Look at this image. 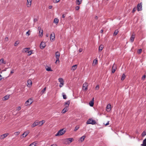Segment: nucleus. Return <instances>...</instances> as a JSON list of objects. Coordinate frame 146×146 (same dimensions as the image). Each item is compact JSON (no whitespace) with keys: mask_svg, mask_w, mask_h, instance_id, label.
<instances>
[{"mask_svg":"<svg viewBox=\"0 0 146 146\" xmlns=\"http://www.w3.org/2000/svg\"><path fill=\"white\" fill-rule=\"evenodd\" d=\"M66 131L64 129H62L59 130L57 133L55 134V136H59L64 134L66 132Z\"/></svg>","mask_w":146,"mask_h":146,"instance_id":"nucleus-1","label":"nucleus"},{"mask_svg":"<svg viewBox=\"0 0 146 146\" xmlns=\"http://www.w3.org/2000/svg\"><path fill=\"white\" fill-rule=\"evenodd\" d=\"M86 123L88 124H92V125H94L96 124V122L95 121L93 120L92 119H90L87 121Z\"/></svg>","mask_w":146,"mask_h":146,"instance_id":"nucleus-2","label":"nucleus"},{"mask_svg":"<svg viewBox=\"0 0 146 146\" xmlns=\"http://www.w3.org/2000/svg\"><path fill=\"white\" fill-rule=\"evenodd\" d=\"M33 102V101L32 98H31L27 101L25 104V106H27L30 105Z\"/></svg>","mask_w":146,"mask_h":146,"instance_id":"nucleus-3","label":"nucleus"},{"mask_svg":"<svg viewBox=\"0 0 146 146\" xmlns=\"http://www.w3.org/2000/svg\"><path fill=\"white\" fill-rule=\"evenodd\" d=\"M58 81L60 83L59 86L60 88L62 87L64 84L63 79L62 78H59L58 79Z\"/></svg>","mask_w":146,"mask_h":146,"instance_id":"nucleus-4","label":"nucleus"},{"mask_svg":"<svg viewBox=\"0 0 146 146\" xmlns=\"http://www.w3.org/2000/svg\"><path fill=\"white\" fill-rule=\"evenodd\" d=\"M60 52H58L57 51L55 53V56L56 58V62H57L58 61V62H59V58L60 56Z\"/></svg>","mask_w":146,"mask_h":146,"instance_id":"nucleus-5","label":"nucleus"},{"mask_svg":"<svg viewBox=\"0 0 146 146\" xmlns=\"http://www.w3.org/2000/svg\"><path fill=\"white\" fill-rule=\"evenodd\" d=\"M67 142V143L66 144H70L72 141H74V139L73 138H67L65 140Z\"/></svg>","mask_w":146,"mask_h":146,"instance_id":"nucleus-6","label":"nucleus"},{"mask_svg":"<svg viewBox=\"0 0 146 146\" xmlns=\"http://www.w3.org/2000/svg\"><path fill=\"white\" fill-rule=\"evenodd\" d=\"M32 0H27L26 5L27 7H30L32 4Z\"/></svg>","mask_w":146,"mask_h":146,"instance_id":"nucleus-7","label":"nucleus"},{"mask_svg":"<svg viewBox=\"0 0 146 146\" xmlns=\"http://www.w3.org/2000/svg\"><path fill=\"white\" fill-rule=\"evenodd\" d=\"M9 134V133H7L1 135L0 136V139H3L4 138L8 135Z\"/></svg>","mask_w":146,"mask_h":146,"instance_id":"nucleus-8","label":"nucleus"},{"mask_svg":"<svg viewBox=\"0 0 146 146\" xmlns=\"http://www.w3.org/2000/svg\"><path fill=\"white\" fill-rule=\"evenodd\" d=\"M87 83L86 82L84 83L83 85V89L84 90H86L87 89Z\"/></svg>","mask_w":146,"mask_h":146,"instance_id":"nucleus-9","label":"nucleus"},{"mask_svg":"<svg viewBox=\"0 0 146 146\" xmlns=\"http://www.w3.org/2000/svg\"><path fill=\"white\" fill-rule=\"evenodd\" d=\"M111 105L110 104H108L107 105L106 107V111L108 112L110 111L111 109Z\"/></svg>","mask_w":146,"mask_h":146,"instance_id":"nucleus-10","label":"nucleus"},{"mask_svg":"<svg viewBox=\"0 0 146 146\" xmlns=\"http://www.w3.org/2000/svg\"><path fill=\"white\" fill-rule=\"evenodd\" d=\"M39 124V122H38L37 121H35L31 125V127H34L38 125Z\"/></svg>","mask_w":146,"mask_h":146,"instance_id":"nucleus-11","label":"nucleus"},{"mask_svg":"<svg viewBox=\"0 0 146 146\" xmlns=\"http://www.w3.org/2000/svg\"><path fill=\"white\" fill-rule=\"evenodd\" d=\"M45 43L43 42H42L40 44V47L41 49H43L46 46Z\"/></svg>","mask_w":146,"mask_h":146,"instance_id":"nucleus-12","label":"nucleus"},{"mask_svg":"<svg viewBox=\"0 0 146 146\" xmlns=\"http://www.w3.org/2000/svg\"><path fill=\"white\" fill-rule=\"evenodd\" d=\"M32 84V82L31 80H29L27 81V86L28 87H30Z\"/></svg>","mask_w":146,"mask_h":146,"instance_id":"nucleus-13","label":"nucleus"},{"mask_svg":"<svg viewBox=\"0 0 146 146\" xmlns=\"http://www.w3.org/2000/svg\"><path fill=\"white\" fill-rule=\"evenodd\" d=\"M142 9V6L141 3L137 5V11H141Z\"/></svg>","mask_w":146,"mask_h":146,"instance_id":"nucleus-14","label":"nucleus"},{"mask_svg":"<svg viewBox=\"0 0 146 146\" xmlns=\"http://www.w3.org/2000/svg\"><path fill=\"white\" fill-rule=\"evenodd\" d=\"M29 133V132L28 131H25L22 135L23 136V137H26Z\"/></svg>","mask_w":146,"mask_h":146,"instance_id":"nucleus-15","label":"nucleus"},{"mask_svg":"<svg viewBox=\"0 0 146 146\" xmlns=\"http://www.w3.org/2000/svg\"><path fill=\"white\" fill-rule=\"evenodd\" d=\"M55 38V34L54 32L52 33L50 35V40H54Z\"/></svg>","mask_w":146,"mask_h":146,"instance_id":"nucleus-16","label":"nucleus"},{"mask_svg":"<svg viewBox=\"0 0 146 146\" xmlns=\"http://www.w3.org/2000/svg\"><path fill=\"white\" fill-rule=\"evenodd\" d=\"M30 49L29 48H25L23 49L22 52L23 53L27 52Z\"/></svg>","mask_w":146,"mask_h":146,"instance_id":"nucleus-17","label":"nucleus"},{"mask_svg":"<svg viewBox=\"0 0 146 146\" xmlns=\"http://www.w3.org/2000/svg\"><path fill=\"white\" fill-rule=\"evenodd\" d=\"M94 104V98H93L89 103V105L91 107L93 106Z\"/></svg>","mask_w":146,"mask_h":146,"instance_id":"nucleus-18","label":"nucleus"},{"mask_svg":"<svg viewBox=\"0 0 146 146\" xmlns=\"http://www.w3.org/2000/svg\"><path fill=\"white\" fill-rule=\"evenodd\" d=\"M46 70L48 71H52V70L51 69V67L50 66H46Z\"/></svg>","mask_w":146,"mask_h":146,"instance_id":"nucleus-19","label":"nucleus"},{"mask_svg":"<svg viewBox=\"0 0 146 146\" xmlns=\"http://www.w3.org/2000/svg\"><path fill=\"white\" fill-rule=\"evenodd\" d=\"M135 38V35L133 34L130 38V41L131 42H133L134 41Z\"/></svg>","mask_w":146,"mask_h":146,"instance_id":"nucleus-20","label":"nucleus"},{"mask_svg":"<svg viewBox=\"0 0 146 146\" xmlns=\"http://www.w3.org/2000/svg\"><path fill=\"white\" fill-rule=\"evenodd\" d=\"M77 68V65L76 64L74 65H73L72 67L71 68V70L73 71L75 70Z\"/></svg>","mask_w":146,"mask_h":146,"instance_id":"nucleus-21","label":"nucleus"},{"mask_svg":"<svg viewBox=\"0 0 146 146\" xmlns=\"http://www.w3.org/2000/svg\"><path fill=\"white\" fill-rule=\"evenodd\" d=\"M70 103V101H68L67 102H65L64 105L65 106V107L68 108L69 105Z\"/></svg>","mask_w":146,"mask_h":146,"instance_id":"nucleus-22","label":"nucleus"},{"mask_svg":"<svg viewBox=\"0 0 146 146\" xmlns=\"http://www.w3.org/2000/svg\"><path fill=\"white\" fill-rule=\"evenodd\" d=\"M67 107H65L62 111V113H65L68 110Z\"/></svg>","mask_w":146,"mask_h":146,"instance_id":"nucleus-23","label":"nucleus"},{"mask_svg":"<svg viewBox=\"0 0 146 146\" xmlns=\"http://www.w3.org/2000/svg\"><path fill=\"white\" fill-rule=\"evenodd\" d=\"M86 137L85 135H83L80 137V139L79 140V141H80L81 142H82L86 138Z\"/></svg>","mask_w":146,"mask_h":146,"instance_id":"nucleus-24","label":"nucleus"},{"mask_svg":"<svg viewBox=\"0 0 146 146\" xmlns=\"http://www.w3.org/2000/svg\"><path fill=\"white\" fill-rule=\"evenodd\" d=\"M141 146H146V138L143 141V143L141 145Z\"/></svg>","mask_w":146,"mask_h":146,"instance_id":"nucleus-25","label":"nucleus"},{"mask_svg":"<svg viewBox=\"0 0 146 146\" xmlns=\"http://www.w3.org/2000/svg\"><path fill=\"white\" fill-rule=\"evenodd\" d=\"M59 22V20L57 18H55L54 19V23L56 24H57Z\"/></svg>","mask_w":146,"mask_h":146,"instance_id":"nucleus-26","label":"nucleus"},{"mask_svg":"<svg viewBox=\"0 0 146 146\" xmlns=\"http://www.w3.org/2000/svg\"><path fill=\"white\" fill-rule=\"evenodd\" d=\"M104 48L103 46L102 45H101L99 47V51L101 52L103 49Z\"/></svg>","mask_w":146,"mask_h":146,"instance_id":"nucleus-27","label":"nucleus"},{"mask_svg":"<svg viewBox=\"0 0 146 146\" xmlns=\"http://www.w3.org/2000/svg\"><path fill=\"white\" fill-rule=\"evenodd\" d=\"M2 63H3L4 64H5L6 63V61H4V59L3 58H1L0 60V64H1Z\"/></svg>","mask_w":146,"mask_h":146,"instance_id":"nucleus-28","label":"nucleus"},{"mask_svg":"<svg viewBox=\"0 0 146 146\" xmlns=\"http://www.w3.org/2000/svg\"><path fill=\"white\" fill-rule=\"evenodd\" d=\"M82 2V0H76V3L77 5H79Z\"/></svg>","mask_w":146,"mask_h":146,"instance_id":"nucleus-29","label":"nucleus"},{"mask_svg":"<svg viewBox=\"0 0 146 146\" xmlns=\"http://www.w3.org/2000/svg\"><path fill=\"white\" fill-rule=\"evenodd\" d=\"M9 95H6L5 96L4 98V99H3L4 100H7L9 99Z\"/></svg>","mask_w":146,"mask_h":146,"instance_id":"nucleus-30","label":"nucleus"},{"mask_svg":"<svg viewBox=\"0 0 146 146\" xmlns=\"http://www.w3.org/2000/svg\"><path fill=\"white\" fill-rule=\"evenodd\" d=\"M46 88L45 87L41 92V94H43L45 93V91L46 90Z\"/></svg>","mask_w":146,"mask_h":146,"instance_id":"nucleus-31","label":"nucleus"},{"mask_svg":"<svg viewBox=\"0 0 146 146\" xmlns=\"http://www.w3.org/2000/svg\"><path fill=\"white\" fill-rule=\"evenodd\" d=\"M79 128V126L78 125L76 126L75 127L74 129V131H77V130H78Z\"/></svg>","mask_w":146,"mask_h":146,"instance_id":"nucleus-32","label":"nucleus"},{"mask_svg":"<svg viewBox=\"0 0 146 146\" xmlns=\"http://www.w3.org/2000/svg\"><path fill=\"white\" fill-rule=\"evenodd\" d=\"M125 77V76L124 74H123L121 77V80H124Z\"/></svg>","mask_w":146,"mask_h":146,"instance_id":"nucleus-33","label":"nucleus"},{"mask_svg":"<svg viewBox=\"0 0 146 146\" xmlns=\"http://www.w3.org/2000/svg\"><path fill=\"white\" fill-rule=\"evenodd\" d=\"M118 31L117 30H115V31L114 33L113 34V36H116V35H117V34L118 33Z\"/></svg>","mask_w":146,"mask_h":146,"instance_id":"nucleus-34","label":"nucleus"},{"mask_svg":"<svg viewBox=\"0 0 146 146\" xmlns=\"http://www.w3.org/2000/svg\"><path fill=\"white\" fill-rule=\"evenodd\" d=\"M114 66V64H113V65L112 67V73H114L115 72L116 70V68H113Z\"/></svg>","mask_w":146,"mask_h":146,"instance_id":"nucleus-35","label":"nucleus"},{"mask_svg":"<svg viewBox=\"0 0 146 146\" xmlns=\"http://www.w3.org/2000/svg\"><path fill=\"white\" fill-rule=\"evenodd\" d=\"M98 63V60H96L95 61L94 60L93 62V66H95L96 64Z\"/></svg>","mask_w":146,"mask_h":146,"instance_id":"nucleus-36","label":"nucleus"},{"mask_svg":"<svg viewBox=\"0 0 146 146\" xmlns=\"http://www.w3.org/2000/svg\"><path fill=\"white\" fill-rule=\"evenodd\" d=\"M39 35L40 36H42L43 35V31L42 30L40 33H39Z\"/></svg>","mask_w":146,"mask_h":146,"instance_id":"nucleus-37","label":"nucleus"},{"mask_svg":"<svg viewBox=\"0 0 146 146\" xmlns=\"http://www.w3.org/2000/svg\"><path fill=\"white\" fill-rule=\"evenodd\" d=\"M62 96L63 97V98L64 99H66V95L64 93H62Z\"/></svg>","mask_w":146,"mask_h":146,"instance_id":"nucleus-38","label":"nucleus"},{"mask_svg":"<svg viewBox=\"0 0 146 146\" xmlns=\"http://www.w3.org/2000/svg\"><path fill=\"white\" fill-rule=\"evenodd\" d=\"M145 135H146V132L145 131H143L142 134V136H144Z\"/></svg>","mask_w":146,"mask_h":146,"instance_id":"nucleus-39","label":"nucleus"},{"mask_svg":"<svg viewBox=\"0 0 146 146\" xmlns=\"http://www.w3.org/2000/svg\"><path fill=\"white\" fill-rule=\"evenodd\" d=\"M27 53H28V56H30L32 54V51L29 50Z\"/></svg>","mask_w":146,"mask_h":146,"instance_id":"nucleus-40","label":"nucleus"},{"mask_svg":"<svg viewBox=\"0 0 146 146\" xmlns=\"http://www.w3.org/2000/svg\"><path fill=\"white\" fill-rule=\"evenodd\" d=\"M60 0H53V2L54 3H57Z\"/></svg>","mask_w":146,"mask_h":146,"instance_id":"nucleus-41","label":"nucleus"},{"mask_svg":"<svg viewBox=\"0 0 146 146\" xmlns=\"http://www.w3.org/2000/svg\"><path fill=\"white\" fill-rule=\"evenodd\" d=\"M45 122V121L44 120H43L41 121H39V123H41V124L40 125H42Z\"/></svg>","mask_w":146,"mask_h":146,"instance_id":"nucleus-42","label":"nucleus"},{"mask_svg":"<svg viewBox=\"0 0 146 146\" xmlns=\"http://www.w3.org/2000/svg\"><path fill=\"white\" fill-rule=\"evenodd\" d=\"M136 9H137L136 7H135L133 8V9L132 11V12L133 13L134 12L136 11Z\"/></svg>","mask_w":146,"mask_h":146,"instance_id":"nucleus-43","label":"nucleus"},{"mask_svg":"<svg viewBox=\"0 0 146 146\" xmlns=\"http://www.w3.org/2000/svg\"><path fill=\"white\" fill-rule=\"evenodd\" d=\"M38 30L39 31V33H40V32L42 30L41 29V27H38Z\"/></svg>","mask_w":146,"mask_h":146,"instance_id":"nucleus-44","label":"nucleus"},{"mask_svg":"<svg viewBox=\"0 0 146 146\" xmlns=\"http://www.w3.org/2000/svg\"><path fill=\"white\" fill-rule=\"evenodd\" d=\"M142 49H140L138 50V53L139 54H140L141 53L142 51Z\"/></svg>","mask_w":146,"mask_h":146,"instance_id":"nucleus-45","label":"nucleus"},{"mask_svg":"<svg viewBox=\"0 0 146 146\" xmlns=\"http://www.w3.org/2000/svg\"><path fill=\"white\" fill-rule=\"evenodd\" d=\"M20 133V132H19V131H17V132H15V133H14V134L15 135H18Z\"/></svg>","mask_w":146,"mask_h":146,"instance_id":"nucleus-46","label":"nucleus"},{"mask_svg":"<svg viewBox=\"0 0 146 146\" xmlns=\"http://www.w3.org/2000/svg\"><path fill=\"white\" fill-rule=\"evenodd\" d=\"M99 88V85H98L95 88V90H98V89Z\"/></svg>","mask_w":146,"mask_h":146,"instance_id":"nucleus-47","label":"nucleus"},{"mask_svg":"<svg viewBox=\"0 0 146 146\" xmlns=\"http://www.w3.org/2000/svg\"><path fill=\"white\" fill-rule=\"evenodd\" d=\"M80 9V7L79 6H77L76 8L75 9L76 10H78Z\"/></svg>","mask_w":146,"mask_h":146,"instance_id":"nucleus-48","label":"nucleus"},{"mask_svg":"<svg viewBox=\"0 0 146 146\" xmlns=\"http://www.w3.org/2000/svg\"><path fill=\"white\" fill-rule=\"evenodd\" d=\"M19 42H18L17 41H16L15 42L14 44V46H16L18 44Z\"/></svg>","mask_w":146,"mask_h":146,"instance_id":"nucleus-49","label":"nucleus"},{"mask_svg":"<svg viewBox=\"0 0 146 146\" xmlns=\"http://www.w3.org/2000/svg\"><path fill=\"white\" fill-rule=\"evenodd\" d=\"M29 30L26 33V35H27L28 36L30 35V33H29Z\"/></svg>","mask_w":146,"mask_h":146,"instance_id":"nucleus-50","label":"nucleus"},{"mask_svg":"<svg viewBox=\"0 0 146 146\" xmlns=\"http://www.w3.org/2000/svg\"><path fill=\"white\" fill-rule=\"evenodd\" d=\"M37 21V19L36 18H34V22H36Z\"/></svg>","mask_w":146,"mask_h":146,"instance_id":"nucleus-51","label":"nucleus"},{"mask_svg":"<svg viewBox=\"0 0 146 146\" xmlns=\"http://www.w3.org/2000/svg\"><path fill=\"white\" fill-rule=\"evenodd\" d=\"M145 77H146V76L145 75H143L142 77V79L143 80H144V79L145 78Z\"/></svg>","mask_w":146,"mask_h":146,"instance_id":"nucleus-52","label":"nucleus"},{"mask_svg":"<svg viewBox=\"0 0 146 146\" xmlns=\"http://www.w3.org/2000/svg\"><path fill=\"white\" fill-rule=\"evenodd\" d=\"M50 146H57V145L55 144H53L51 145Z\"/></svg>","mask_w":146,"mask_h":146,"instance_id":"nucleus-53","label":"nucleus"},{"mask_svg":"<svg viewBox=\"0 0 146 146\" xmlns=\"http://www.w3.org/2000/svg\"><path fill=\"white\" fill-rule=\"evenodd\" d=\"M21 109V108L20 107V106H19L18 107V108H17V110H18L19 111V110H20Z\"/></svg>","mask_w":146,"mask_h":146,"instance_id":"nucleus-54","label":"nucleus"},{"mask_svg":"<svg viewBox=\"0 0 146 146\" xmlns=\"http://www.w3.org/2000/svg\"><path fill=\"white\" fill-rule=\"evenodd\" d=\"M52 6H51V5H50V6H49V7H48V8H49V9H52Z\"/></svg>","mask_w":146,"mask_h":146,"instance_id":"nucleus-55","label":"nucleus"},{"mask_svg":"<svg viewBox=\"0 0 146 146\" xmlns=\"http://www.w3.org/2000/svg\"><path fill=\"white\" fill-rule=\"evenodd\" d=\"M109 121H108V122L105 124V125L106 126V125H108L109 124Z\"/></svg>","mask_w":146,"mask_h":146,"instance_id":"nucleus-56","label":"nucleus"},{"mask_svg":"<svg viewBox=\"0 0 146 146\" xmlns=\"http://www.w3.org/2000/svg\"><path fill=\"white\" fill-rule=\"evenodd\" d=\"M65 17V15H64V14H63L62 15V17L63 18H64Z\"/></svg>","mask_w":146,"mask_h":146,"instance_id":"nucleus-57","label":"nucleus"},{"mask_svg":"<svg viewBox=\"0 0 146 146\" xmlns=\"http://www.w3.org/2000/svg\"><path fill=\"white\" fill-rule=\"evenodd\" d=\"M13 73H14V72H13V70H12L11 71V73L13 74Z\"/></svg>","mask_w":146,"mask_h":146,"instance_id":"nucleus-58","label":"nucleus"},{"mask_svg":"<svg viewBox=\"0 0 146 146\" xmlns=\"http://www.w3.org/2000/svg\"><path fill=\"white\" fill-rule=\"evenodd\" d=\"M82 51V50L81 49H80L79 50V51L80 52H81Z\"/></svg>","mask_w":146,"mask_h":146,"instance_id":"nucleus-59","label":"nucleus"},{"mask_svg":"<svg viewBox=\"0 0 146 146\" xmlns=\"http://www.w3.org/2000/svg\"><path fill=\"white\" fill-rule=\"evenodd\" d=\"M98 18V17L97 16H96L95 17V19H97Z\"/></svg>","mask_w":146,"mask_h":146,"instance_id":"nucleus-60","label":"nucleus"},{"mask_svg":"<svg viewBox=\"0 0 146 146\" xmlns=\"http://www.w3.org/2000/svg\"><path fill=\"white\" fill-rule=\"evenodd\" d=\"M49 36V34H46V37H48Z\"/></svg>","mask_w":146,"mask_h":146,"instance_id":"nucleus-61","label":"nucleus"},{"mask_svg":"<svg viewBox=\"0 0 146 146\" xmlns=\"http://www.w3.org/2000/svg\"><path fill=\"white\" fill-rule=\"evenodd\" d=\"M8 40V38L7 37H6L5 38V40Z\"/></svg>","mask_w":146,"mask_h":146,"instance_id":"nucleus-62","label":"nucleus"},{"mask_svg":"<svg viewBox=\"0 0 146 146\" xmlns=\"http://www.w3.org/2000/svg\"><path fill=\"white\" fill-rule=\"evenodd\" d=\"M103 32V30L102 29L100 31V32L101 33H102Z\"/></svg>","mask_w":146,"mask_h":146,"instance_id":"nucleus-63","label":"nucleus"},{"mask_svg":"<svg viewBox=\"0 0 146 146\" xmlns=\"http://www.w3.org/2000/svg\"><path fill=\"white\" fill-rule=\"evenodd\" d=\"M1 75L0 74V80H1V79H2V78H1Z\"/></svg>","mask_w":146,"mask_h":146,"instance_id":"nucleus-64","label":"nucleus"}]
</instances>
